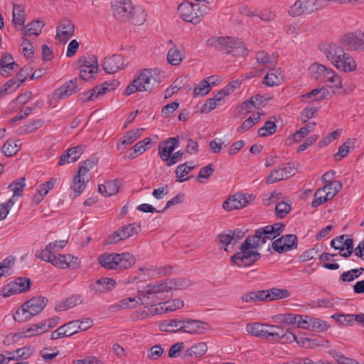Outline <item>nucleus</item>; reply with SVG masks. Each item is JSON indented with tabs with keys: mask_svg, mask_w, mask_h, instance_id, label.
I'll use <instances>...</instances> for the list:
<instances>
[{
	"mask_svg": "<svg viewBox=\"0 0 364 364\" xmlns=\"http://www.w3.org/2000/svg\"><path fill=\"white\" fill-rule=\"evenodd\" d=\"M114 18L121 22L130 21L134 25H141L146 14L139 8H134L131 0H119L112 6Z\"/></svg>",
	"mask_w": 364,
	"mask_h": 364,
	"instance_id": "f257e3e1",
	"label": "nucleus"
},
{
	"mask_svg": "<svg viewBox=\"0 0 364 364\" xmlns=\"http://www.w3.org/2000/svg\"><path fill=\"white\" fill-rule=\"evenodd\" d=\"M97 261L101 267L106 269H126L136 262L135 257L129 252L108 253L100 255Z\"/></svg>",
	"mask_w": 364,
	"mask_h": 364,
	"instance_id": "f03ea898",
	"label": "nucleus"
},
{
	"mask_svg": "<svg viewBox=\"0 0 364 364\" xmlns=\"http://www.w3.org/2000/svg\"><path fill=\"white\" fill-rule=\"evenodd\" d=\"M48 299L43 296H36L28 300L19 307L15 314L14 319L18 322H25L33 316L40 314L46 306Z\"/></svg>",
	"mask_w": 364,
	"mask_h": 364,
	"instance_id": "7ed1b4c3",
	"label": "nucleus"
},
{
	"mask_svg": "<svg viewBox=\"0 0 364 364\" xmlns=\"http://www.w3.org/2000/svg\"><path fill=\"white\" fill-rule=\"evenodd\" d=\"M209 9V7L205 4L185 1L178 6V13L183 21L197 24Z\"/></svg>",
	"mask_w": 364,
	"mask_h": 364,
	"instance_id": "20e7f679",
	"label": "nucleus"
},
{
	"mask_svg": "<svg viewBox=\"0 0 364 364\" xmlns=\"http://www.w3.org/2000/svg\"><path fill=\"white\" fill-rule=\"evenodd\" d=\"M312 78L321 82H330L332 87L337 89L342 87L341 77L330 68L322 64L314 63L309 68Z\"/></svg>",
	"mask_w": 364,
	"mask_h": 364,
	"instance_id": "39448f33",
	"label": "nucleus"
},
{
	"mask_svg": "<svg viewBox=\"0 0 364 364\" xmlns=\"http://www.w3.org/2000/svg\"><path fill=\"white\" fill-rule=\"evenodd\" d=\"M252 249V247L245 249L242 244L240 247V251L231 257V261L238 267H248L253 264L261 258V255Z\"/></svg>",
	"mask_w": 364,
	"mask_h": 364,
	"instance_id": "423d86ee",
	"label": "nucleus"
},
{
	"mask_svg": "<svg viewBox=\"0 0 364 364\" xmlns=\"http://www.w3.org/2000/svg\"><path fill=\"white\" fill-rule=\"evenodd\" d=\"M140 230L141 225L135 223L123 225L109 236L108 242L117 243L136 235Z\"/></svg>",
	"mask_w": 364,
	"mask_h": 364,
	"instance_id": "0eeeda50",
	"label": "nucleus"
},
{
	"mask_svg": "<svg viewBox=\"0 0 364 364\" xmlns=\"http://www.w3.org/2000/svg\"><path fill=\"white\" fill-rule=\"evenodd\" d=\"M31 282L26 277H18L4 287L2 291L4 296L27 291L31 287Z\"/></svg>",
	"mask_w": 364,
	"mask_h": 364,
	"instance_id": "6e6552de",
	"label": "nucleus"
},
{
	"mask_svg": "<svg viewBox=\"0 0 364 364\" xmlns=\"http://www.w3.org/2000/svg\"><path fill=\"white\" fill-rule=\"evenodd\" d=\"M267 240H272L270 235H268L264 227L255 230L252 236L247 237L242 242V247L247 249L252 247L254 249L259 248Z\"/></svg>",
	"mask_w": 364,
	"mask_h": 364,
	"instance_id": "1a4fd4ad",
	"label": "nucleus"
},
{
	"mask_svg": "<svg viewBox=\"0 0 364 364\" xmlns=\"http://www.w3.org/2000/svg\"><path fill=\"white\" fill-rule=\"evenodd\" d=\"M316 0H297L290 7L289 14L291 16L309 14L318 9Z\"/></svg>",
	"mask_w": 364,
	"mask_h": 364,
	"instance_id": "9d476101",
	"label": "nucleus"
},
{
	"mask_svg": "<svg viewBox=\"0 0 364 364\" xmlns=\"http://www.w3.org/2000/svg\"><path fill=\"white\" fill-rule=\"evenodd\" d=\"M80 77L83 80H89L93 78V74L98 70L97 58L92 55L90 61L86 60L85 57L79 59Z\"/></svg>",
	"mask_w": 364,
	"mask_h": 364,
	"instance_id": "9b49d317",
	"label": "nucleus"
},
{
	"mask_svg": "<svg viewBox=\"0 0 364 364\" xmlns=\"http://www.w3.org/2000/svg\"><path fill=\"white\" fill-rule=\"evenodd\" d=\"M135 82H138L141 92H150L159 84L156 77H154L151 70L149 69L141 71L135 79Z\"/></svg>",
	"mask_w": 364,
	"mask_h": 364,
	"instance_id": "f8f14e48",
	"label": "nucleus"
},
{
	"mask_svg": "<svg viewBox=\"0 0 364 364\" xmlns=\"http://www.w3.org/2000/svg\"><path fill=\"white\" fill-rule=\"evenodd\" d=\"M181 331L190 334H201L206 331L209 325L208 323L196 319H183Z\"/></svg>",
	"mask_w": 364,
	"mask_h": 364,
	"instance_id": "ddd939ff",
	"label": "nucleus"
},
{
	"mask_svg": "<svg viewBox=\"0 0 364 364\" xmlns=\"http://www.w3.org/2000/svg\"><path fill=\"white\" fill-rule=\"evenodd\" d=\"M75 26L70 20L61 19L57 27L56 38L64 44L74 35Z\"/></svg>",
	"mask_w": 364,
	"mask_h": 364,
	"instance_id": "4468645a",
	"label": "nucleus"
},
{
	"mask_svg": "<svg viewBox=\"0 0 364 364\" xmlns=\"http://www.w3.org/2000/svg\"><path fill=\"white\" fill-rule=\"evenodd\" d=\"M249 203V200L245 194L236 193L226 199L223 208L227 211H231L236 209H240L245 207Z\"/></svg>",
	"mask_w": 364,
	"mask_h": 364,
	"instance_id": "2eb2a0df",
	"label": "nucleus"
},
{
	"mask_svg": "<svg viewBox=\"0 0 364 364\" xmlns=\"http://www.w3.org/2000/svg\"><path fill=\"white\" fill-rule=\"evenodd\" d=\"M116 285V281L112 278L102 277L90 284V289L95 294H103L112 290Z\"/></svg>",
	"mask_w": 364,
	"mask_h": 364,
	"instance_id": "dca6fc26",
	"label": "nucleus"
},
{
	"mask_svg": "<svg viewBox=\"0 0 364 364\" xmlns=\"http://www.w3.org/2000/svg\"><path fill=\"white\" fill-rule=\"evenodd\" d=\"M50 263L60 269L72 268L73 264H78V258L72 255L53 254Z\"/></svg>",
	"mask_w": 364,
	"mask_h": 364,
	"instance_id": "f3484780",
	"label": "nucleus"
},
{
	"mask_svg": "<svg viewBox=\"0 0 364 364\" xmlns=\"http://www.w3.org/2000/svg\"><path fill=\"white\" fill-rule=\"evenodd\" d=\"M77 79L70 80L65 84L63 85L53 93L52 98L55 100L64 99L77 91Z\"/></svg>",
	"mask_w": 364,
	"mask_h": 364,
	"instance_id": "a211bd4d",
	"label": "nucleus"
},
{
	"mask_svg": "<svg viewBox=\"0 0 364 364\" xmlns=\"http://www.w3.org/2000/svg\"><path fill=\"white\" fill-rule=\"evenodd\" d=\"M169 291H171V287L168 286V281L155 284H149L146 286V294H143V298H151L152 300L156 301L162 299L159 296V294Z\"/></svg>",
	"mask_w": 364,
	"mask_h": 364,
	"instance_id": "6ab92c4d",
	"label": "nucleus"
},
{
	"mask_svg": "<svg viewBox=\"0 0 364 364\" xmlns=\"http://www.w3.org/2000/svg\"><path fill=\"white\" fill-rule=\"evenodd\" d=\"M360 33H348L343 36L340 39L341 45L350 50H357L362 48Z\"/></svg>",
	"mask_w": 364,
	"mask_h": 364,
	"instance_id": "aec40b11",
	"label": "nucleus"
},
{
	"mask_svg": "<svg viewBox=\"0 0 364 364\" xmlns=\"http://www.w3.org/2000/svg\"><path fill=\"white\" fill-rule=\"evenodd\" d=\"M256 63L254 66L252 76L259 75L262 72L268 69L272 65L271 58L269 55L264 50L259 51L256 54Z\"/></svg>",
	"mask_w": 364,
	"mask_h": 364,
	"instance_id": "412c9836",
	"label": "nucleus"
},
{
	"mask_svg": "<svg viewBox=\"0 0 364 364\" xmlns=\"http://www.w3.org/2000/svg\"><path fill=\"white\" fill-rule=\"evenodd\" d=\"M143 299V294H139L136 297L134 298H124L120 300L119 302L111 305L109 309L110 311L114 312L127 308H135L138 305L144 304L142 302Z\"/></svg>",
	"mask_w": 364,
	"mask_h": 364,
	"instance_id": "4be33fe9",
	"label": "nucleus"
},
{
	"mask_svg": "<svg viewBox=\"0 0 364 364\" xmlns=\"http://www.w3.org/2000/svg\"><path fill=\"white\" fill-rule=\"evenodd\" d=\"M123 64L124 60L121 55H113L109 58H105L102 68L107 73H115L121 70Z\"/></svg>",
	"mask_w": 364,
	"mask_h": 364,
	"instance_id": "5701e85b",
	"label": "nucleus"
},
{
	"mask_svg": "<svg viewBox=\"0 0 364 364\" xmlns=\"http://www.w3.org/2000/svg\"><path fill=\"white\" fill-rule=\"evenodd\" d=\"M85 148L83 145H78L68 149L65 153L60 156L58 165L63 166L66 163L76 161L83 153Z\"/></svg>",
	"mask_w": 364,
	"mask_h": 364,
	"instance_id": "b1692460",
	"label": "nucleus"
},
{
	"mask_svg": "<svg viewBox=\"0 0 364 364\" xmlns=\"http://www.w3.org/2000/svg\"><path fill=\"white\" fill-rule=\"evenodd\" d=\"M342 46L331 43L327 45L323 50L326 58L335 65L338 60L345 53Z\"/></svg>",
	"mask_w": 364,
	"mask_h": 364,
	"instance_id": "393cba45",
	"label": "nucleus"
},
{
	"mask_svg": "<svg viewBox=\"0 0 364 364\" xmlns=\"http://www.w3.org/2000/svg\"><path fill=\"white\" fill-rule=\"evenodd\" d=\"M338 70L345 73L351 72L356 69L357 65L353 57L348 53H344L334 65Z\"/></svg>",
	"mask_w": 364,
	"mask_h": 364,
	"instance_id": "a878e982",
	"label": "nucleus"
},
{
	"mask_svg": "<svg viewBox=\"0 0 364 364\" xmlns=\"http://www.w3.org/2000/svg\"><path fill=\"white\" fill-rule=\"evenodd\" d=\"M208 347L205 343H198L184 352L183 358L188 359L200 358L206 353Z\"/></svg>",
	"mask_w": 364,
	"mask_h": 364,
	"instance_id": "bb28decb",
	"label": "nucleus"
},
{
	"mask_svg": "<svg viewBox=\"0 0 364 364\" xmlns=\"http://www.w3.org/2000/svg\"><path fill=\"white\" fill-rule=\"evenodd\" d=\"M15 67L18 68V65L14 62L13 56L11 54L5 53L2 55L0 60L1 75L8 77L11 70H14Z\"/></svg>",
	"mask_w": 364,
	"mask_h": 364,
	"instance_id": "cd10ccee",
	"label": "nucleus"
},
{
	"mask_svg": "<svg viewBox=\"0 0 364 364\" xmlns=\"http://www.w3.org/2000/svg\"><path fill=\"white\" fill-rule=\"evenodd\" d=\"M119 85V82L117 80H112L109 81H105L100 85H97L92 88V93L89 95V99H92L95 93L98 95H104L107 92L115 90Z\"/></svg>",
	"mask_w": 364,
	"mask_h": 364,
	"instance_id": "c85d7f7f",
	"label": "nucleus"
},
{
	"mask_svg": "<svg viewBox=\"0 0 364 364\" xmlns=\"http://www.w3.org/2000/svg\"><path fill=\"white\" fill-rule=\"evenodd\" d=\"M185 57L184 50L182 47L173 46L169 49L167 54V61L173 65H178Z\"/></svg>",
	"mask_w": 364,
	"mask_h": 364,
	"instance_id": "c756f323",
	"label": "nucleus"
},
{
	"mask_svg": "<svg viewBox=\"0 0 364 364\" xmlns=\"http://www.w3.org/2000/svg\"><path fill=\"white\" fill-rule=\"evenodd\" d=\"M267 327L268 325H263L259 323H247L246 331L252 336L267 338Z\"/></svg>",
	"mask_w": 364,
	"mask_h": 364,
	"instance_id": "7c9ffc66",
	"label": "nucleus"
},
{
	"mask_svg": "<svg viewBox=\"0 0 364 364\" xmlns=\"http://www.w3.org/2000/svg\"><path fill=\"white\" fill-rule=\"evenodd\" d=\"M119 191V185L117 181L112 180L98 186V191L105 197L115 195Z\"/></svg>",
	"mask_w": 364,
	"mask_h": 364,
	"instance_id": "2f4dec72",
	"label": "nucleus"
},
{
	"mask_svg": "<svg viewBox=\"0 0 364 364\" xmlns=\"http://www.w3.org/2000/svg\"><path fill=\"white\" fill-rule=\"evenodd\" d=\"M210 44L213 45L215 49L221 51L225 54H231L230 37H219L218 38H213L209 40Z\"/></svg>",
	"mask_w": 364,
	"mask_h": 364,
	"instance_id": "473e14b6",
	"label": "nucleus"
},
{
	"mask_svg": "<svg viewBox=\"0 0 364 364\" xmlns=\"http://www.w3.org/2000/svg\"><path fill=\"white\" fill-rule=\"evenodd\" d=\"M82 301V299L81 295L75 294L66 299L65 301L57 304L55 309L57 311H65L81 304Z\"/></svg>",
	"mask_w": 364,
	"mask_h": 364,
	"instance_id": "72a5a7b5",
	"label": "nucleus"
},
{
	"mask_svg": "<svg viewBox=\"0 0 364 364\" xmlns=\"http://www.w3.org/2000/svg\"><path fill=\"white\" fill-rule=\"evenodd\" d=\"M283 80V75L280 70L271 69L264 77L263 82L267 86H275L279 85Z\"/></svg>",
	"mask_w": 364,
	"mask_h": 364,
	"instance_id": "f704fd0d",
	"label": "nucleus"
},
{
	"mask_svg": "<svg viewBox=\"0 0 364 364\" xmlns=\"http://www.w3.org/2000/svg\"><path fill=\"white\" fill-rule=\"evenodd\" d=\"M183 319L166 320L160 324V329L166 332H178L182 330Z\"/></svg>",
	"mask_w": 364,
	"mask_h": 364,
	"instance_id": "c9c22d12",
	"label": "nucleus"
},
{
	"mask_svg": "<svg viewBox=\"0 0 364 364\" xmlns=\"http://www.w3.org/2000/svg\"><path fill=\"white\" fill-rule=\"evenodd\" d=\"M26 21L25 8L21 4H14L13 7V23L16 26H22L24 28Z\"/></svg>",
	"mask_w": 364,
	"mask_h": 364,
	"instance_id": "e433bc0d",
	"label": "nucleus"
},
{
	"mask_svg": "<svg viewBox=\"0 0 364 364\" xmlns=\"http://www.w3.org/2000/svg\"><path fill=\"white\" fill-rule=\"evenodd\" d=\"M230 45L231 53L235 56H246L247 55V50L242 41L240 39L230 38Z\"/></svg>",
	"mask_w": 364,
	"mask_h": 364,
	"instance_id": "4c0bfd02",
	"label": "nucleus"
},
{
	"mask_svg": "<svg viewBox=\"0 0 364 364\" xmlns=\"http://www.w3.org/2000/svg\"><path fill=\"white\" fill-rule=\"evenodd\" d=\"M336 317L340 318L338 323L346 326L347 324H353L354 321L363 323L364 326V314H340Z\"/></svg>",
	"mask_w": 364,
	"mask_h": 364,
	"instance_id": "58836bf2",
	"label": "nucleus"
},
{
	"mask_svg": "<svg viewBox=\"0 0 364 364\" xmlns=\"http://www.w3.org/2000/svg\"><path fill=\"white\" fill-rule=\"evenodd\" d=\"M213 78L214 76L212 75L201 80L193 90L194 97L204 96L207 95L210 90V80Z\"/></svg>",
	"mask_w": 364,
	"mask_h": 364,
	"instance_id": "ea45409f",
	"label": "nucleus"
},
{
	"mask_svg": "<svg viewBox=\"0 0 364 364\" xmlns=\"http://www.w3.org/2000/svg\"><path fill=\"white\" fill-rule=\"evenodd\" d=\"M15 258L14 256H9L0 263V278L8 276L12 273V267L14 264Z\"/></svg>",
	"mask_w": 364,
	"mask_h": 364,
	"instance_id": "a19ab883",
	"label": "nucleus"
},
{
	"mask_svg": "<svg viewBox=\"0 0 364 364\" xmlns=\"http://www.w3.org/2000/svg\"><path fill=\"white\" fill-rule=\"evenodd\" d=\"M97 160L95 159H87L79 164V169L77 173L75 176L77 177L85 178L84 176L95 166L97 165Z\"/></svg>",
	"mask_w": 364,
	"mask_h": 364,
	"instance_id": "79ce46f5",
	"label": "nucleus"
},
{
	"mask_svg": "<svg viewBox=\"0 0 364 364\" xmlns=\"http://www.w3.org/2000/svg\"><path fill=\"white\" fill-rule=\"evenodd\" d=\"M259 119L260 113H255L250 116L247 119H245L242 124L237 128V131L240 133H243L252 128L256 123L259 121Z\"/></svg>",
	"mask_w": 364,
	"mask_h": 364,
	"instance_id": "37998d69",
	"label": "nucleus"
},
{
	"mask_svg": "<svg viewBox=\"0 0 364 364\" xmlns=\"http://www.w3.org/2000/svg\"><path fill=\"white\" fill-rule=\"evenodd\" d=\"M144 129H132L126 133L121 139L122 145H129L136 141L141 135Z\"/></svg>",
	"mask_w": 364,
	"mask_h": 364,
	"instance_id": "c03bdc74",
	"label": "nucleus"
},
{
	"mask_svg": "<svg viewBox=\"0 0 364 364\" xmlns=\"http://www.w3.org/2000/svg\"><path fill=\"white\" fill-rule=\"evenodd\" d=\"M18 141H14L12 139L8 140L2 147V152L6 156H11L17 153L19 150L20 145Z\"/></svg>",
	"mask_w": 364,
	"mask_h": 364,
	"instance_id": "a18cd8bd",
	"label": "nucleus"
},
{
	"mask_svg": "<svg viewBox=\"0 0 364 364\" xmlns=\"http://www.w3.org/2000/svg\"><path fill=\"white\" fill-rule=\"evenodd\" d=\"M45 324H41V323H40L33 324L32 326L20 333L22 335V337H32L45 333Z\"/></svg>",
	"mask_w": 364,
	"mask_h": 364,
	"instance_id": "49530a36",
	"label": "nucleus"
},
{
	"mask_svg": "<svg viewBox=\"0 0 364 364\" xmlns=\"http://www.w3.org/2000/svg\"><path fill=\"white\" fill-rule=\"evenodd\" d=\"M323 191L328 194V198H333L342 188L340 181H333L323 186Z\"/></svg>",
	"mask_w": 364,
	"mask_h": 364,
	"instance_id": "de8ad7c7",
	"label": "nucleus"
},
{
	"mask_svg": "<svg viewBox=\"0 0 364 364\" xmlns=\"http://www.w3.org/2000/svg\"><path fill=\"white\" fill-rule=\"evenodd\" d=\"M331 199L332 198H328V194L326 191H323V188L318 189L314 193V200H312L311 203V206L314 208H316Z\"/></svg>",
	"mask_w": 364,
	"mask_h": 364,
	"instance_id": "09e8293b",
	"label": "nucleus"
},
{
	"mask_svg": "<svg viewBox=\"0 0 364 364\" xmlns=\"http://www.w3.org/2000/svg\"><path fill=\"white\" fill-rule=\"evenodd\" d=\"M43 26L44 24L43 22L39 20L32 21L27 25V28L25 31V36H31L32 35H35L38 36L40 35Z\"/></svg>",
	"mask_w": 364,
	"mask_h": 364,
	"instance_id": "8fccbe9b",
	"label": "nucleus"
},
{
	"mask_svg": "<svg viewBox=\"0 0 364 364\" xmlns=\"http://www.w3.org/2000/svg\"><path fill=\"white\" fill-rule=\"evenodd\" d=\"M26 187V178L21 177L14 181L9 186V188L13 191L15 196H20Z\"/></svg>",
	"mask_w": 364,
	"mask_h": 364,
	"instance_id": "3c124183",
	"label": "nucleus"
},
{
	"mask_svg": "<svg viewBox=\"0 0 364 364\" xmlns=\"http://www.w3.org/2000/svg\"><path fill=\"white\" fill-rule=\"evenodd\" d=\"M354 141L348 139L345 141L338 149V151L335 154L336 161H339L346 157L350 151V149L353 148Z\"/></svg>",
	"mask_w": 364,
	"mask_h": 364,
	"instance_id": "603ef678",
	"label": "nucleus"
},
{
	"mask_svg": "<svg viewBox=\"0 0 364 364\" xmlns=\"http://www.w3.org/2000/svg\"><path fill=\"white\" fill-rule=\"evenodd\" d=\"M276 131L277 126L275 123L272 121H267L263 127L258 129L257 134L260 137H265L274 134Z\"/></svg>",
	"mask_w": 364,
	"mask_h": 364,
	"instance_id": "864d4df0",
	"label": "nucleus"
},
{
	"mask_svg": "<svg viewBox=\"0 0 364 364\" xmlns=\"http://www.w3.org/2000/svg\"><path fill=\"white\" fill-rule=\"evenodd\" d=\"M88 181V178L77 177V176L75 175L73 180L72 188L77 195H80L86 188Z\"/></svg>",
	"mask_w": 364,
	"mask_h": 364,
	"instance_id": "5fc2aeb1",
	"label": "nucleus"
},
{
	"mask_svg": "<svg viewBox=\"0 0 364 364\" xmlns=\"http://www.w3.org/2000/svg\"><path fill=\"white\" fill-rule=\"evenodd\" d=\"M191 284V281L184 278L173 279L168 281V286L171 287V290L183 289L188 287Z\"/></svg>",
	"mask_w": 364,
	"mask_h": 364,
	"instance_id": "6e6d98bb",
	"label": "nucleus"
},
{
	"mask_svg": "<svg viewBox=\"0 0 364 364\" xmlns=\"http://www.w3.org/2000/svg\"><path fill=\"white\" fill-rule=\"evenodd\" d=\"M269 293V300H277L284 298H287L290 296V293L287 289H277L272 288L268 290Z\"/></svg>",
	"mask_w": 364,
	"mask_h": 364,
	"instance_id": "4d7b16f0",
	"label": "nucleus"
},
{
	"mask_svg": "<svg viewBox=\"0 0 364 364\" xmlns=\"http://www.w3.org/2000/svg\"><path fill=\"white\" fill-rule=\"evenodd\" d=\"M268 235H270L273 240L279 236L284 229V225L281 223H277L273 225H267L264 227Z\"/></svg>",
	"mask_w": 364,
	"mask_h": 364,
	"instance_id": "13d9d810",
	"label": "nucleus"
},
{
	"mask_svg": "<svg viewBox=\"0 0 364 364\" xmlns=\"http://www.w3.org/2000/svg\"><path fill=\"white\" fill-rule=\"evenodd\" d=\"M161 309H164L166 311H173L182 308L184 305L183 301L179 299H175L171 301L162 303Z\"/></svg>",
	"mask_w": 364,
	"mask_h": 364,
	"instance_id": "bf43d9fd",
	"label": "nucleus"
},
{
	"mask_svg": "<svg viewBox=\"0 0 364 364\" xmlns=\"http://www.w3.org/2000/svg\"><path fill=\"white\" fill-rule=\"evenodd\" d=\"M194 168L193 166H188L186 163L180 164L177 166L176 168L175 173L177 178H179L180 182H183L185 181H187L188 178H183L184 176H186L189 171L193 170Z\"/></svg>",
	"mask_w": 364,
	"mask_h": 364,
	"instance_id": "052dcab7",
	"label": "nucleus"
},
{
	"mask_svg": "<svg viewBox=\"0 0 364 364\" xmlns=\"http://www.w3.org/2000/svg\"><path fill=\"white\" fill-rule=\"evenodd\" d=\"M54 252L51 250L50 245H47L44 250H37L35 256L43 261L50 263Z\"/></svg>",
	"mask_w": 364,
	"mask_h": 364,
	"instance_id": "680f3d73",
	"label": "nucleus"
},
{
	"mask_svg": "<svg viewBox=\"0 0 364 364\" xmlns=\"http://www.w3.org/2000/svg\"><path fill=\"white\" fill-rule=\"evenodd\" d=\"M282 180H285V178L281 168L279 167L271 171L270 174L266 178L265 182L267 184H271Z\"/></svg>",
	"mask_w": 364,
	"mask_h": 364,
	"instance_id": "e2e57ef3",
	"label": "nucleus"
},
{
	"mask_svg": "<svg viewBox=\"0 0 364 364\" xmlns=\"http://www.w3.org/2000/svg\"><path fill=\"white\" fill-rule=\"evenodd\" d=\"M329 325L326 321L320 318H311L310 330L323 332L326 331Z\"/></svg>",
	"mask_w": 364,
	"mask_h": 364,
	"instance_id": "0e129e2a",
	"label": "nucleus"
},
{
	"mask_svg": "<svg viewBox=\"0 0 364 364\" xmlns=\"http://www.w3.org/2000/svg\"><path fill=\"white\" fill-rule=\"evenodd\" d=\"M284 244L287 252L297 248V237L296 235L289 234L283 235Z\"/></svg>",
	"mask_w": 364,
	"mask_h": 364,
	"instance_id": "69168bd1",
	"label": "nucleus"
},
{
	"mask_svg": "<svg viewBox=\"0 0 364 364\" xmlns=\"http://www.w3.org/2000/svg\"><path fill=\"white\" fill-rule=\"evenodd\" d=\"M291 204L286 202H280L275 206L276 214L279 218H284L290 211Z\"/></svg>",
	"mask_w": 364,
	"mask_h": 364,
	"instance_id": "338daca9",
	"label": "nucleus"
},
{
	"mask_svg": "<svg viewBox=\"0 0 364 364\" xmlns=\"http://www.w3.org/2000/svg\"><path fill=\"white\" fill-rule=\"evenodd\" d=\"M267 338L272 337L274 339L280 340L285 329L279 326H269L267 327Z\"/></svg>",
	"mask_w": 364,
	"mask_h": 364,
	"instance_id": "774afa93",
	"label": "nucleus"
}]
</instances>
